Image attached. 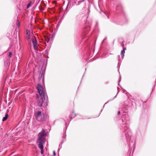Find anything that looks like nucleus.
<instances>
[{
    "instance_id": "40",
    "label": "nucleus",
    "mask_w": 156,
    "mask_h": 156,
    "mask_svg": "<svg viewBox=\"0 0 156 156\" xmlns=\"http://www.w3.org/2000/svg\"><path fill=\"white\" fill-rule=\"evenodd\" d=\"M118 65H119V63H118Z\"/></svg>"
},
{
    "instance_id": "32",
    "label": "nucleus",
    "mask_w": 156,
    "mask_h": 156,
    "mask_svg": "<svg viewBox=\"0 0 156 156\" xmlns=\"http://www.w3.org/2000/svg\"><path fill=\"white\" fill-rule=\"evenodd\" d=\"M65 125H66V129L67 127V126H66V122H65Z\"/></svg>"
},
{
    "instance_id": "16",
    "label": "nucleus",
    "mask_w": 156,
    "mask_h": 156,
    "mask_svg": "<svg viewBox=\"0 0 156 156\" xmlns=\"http://www.w3.org/2000/svg\"><path fill=\"white\" fill-rule=\"evenodd\" d=\"M8 114H6L5 115V116L3 117L2 119V121H5L8 118Z\"/></svg>"
},
{
    "instance_id": "14",
    "label": "nucleus",
    "mask_w": 156,
    "mask_h": 156,
    "mask_svg": "<svg viewBox=\"0 0 156 156\" xmlns=\"http://www.w3.org/2000/svg\"><path fill=\"white\" fill-rule=\"evenodd\" d=\"M43 71L42 70V69H41L40 72V73L39 76V79L40 80H41V78L43 75Z\"/></svg>"
},
{
    "instance_id": "5",
    "label": "nucleus",
    "mask_w": 156,
    "mask_h": 156,
    "mask_svg": "<svg viewBox=\"0 0 156 156\" xmlns=\"http://www.w3.org/2000/svg\"><path fill=\"white\" fill-rule=\"evenodd\" d=\"M45 138L38 137L37 139V143H39L38 144V147L40 146H43V144L45 142Z\"/></svg>"
},
{
    "instance_id": "9",
    "label": "nucleus",
    "mask_w": 156,
    "mask_h": 156,
    "mask_svg": "<svg viewBox=\"0 0 156 156\" xmlns=\"http://www.w3.org/2000/svg\"><path fill=\"white\" fill-rule=\"evenodd\" d=\"M46 117L47 115L46 114L42 113L41 116L40 117V118H39V119L37 120L40 122L43 121L44 120Z\"/></svg>"
},
{
    "instance_id": "25",
    "label": "nucleus",
    "mask_w": 156,
    "mask_h": 156,
    "mask_svg": "<svg viewBox=\"0 0 156 156\" xmlns=\"http://www.w3.org/2000/svg\"><path fill=\"white\" fill-rule=\"evenodd\" d=\"M12 55V53L11 52H9V55H8V57L10 58L11 57Z\"/></svg>"
},
{
    "instance_id": "17",
    "label": "nucleus",
    "mask_w": 156,
    "mask_h": 156,
    "mask_svg": "<svg viewBox=\"0 0 156 156\" xmlns=\"http://www.w3.org/2000/svg\"><path fill=\"white\" fill-rule=\"evenodd\" d=\"M39 147L41 149V154H44V146H40Z\"/></svg>"
},
{
    "instance_id": "28",
    "label": "nucleus",
    "mask_w": 156,
    "mask_h": 156,
    "mask_svg": "<svg viewBox=\"0 0 156 156\" xmlns=\"http://www.w3.org/2000/svg\"><path fill=\"white\" fill-rule=\"evenodd\" d=\"M90 12V10L89 8H88V12H87L88 15L89 14Z\"/></svg>"
},
{
    "instance_id": "24",
    "label": "nucleus",
    "mask_w": 156,
    "mask_h": 156,
    "mask_svg": "<svg viewBox=\"0 0 156 156\" xmlns=\"http://www.w3.org/2000/svg\"><path fill=\"white\" fill-rule=\"evenodd\" d=\"M45 55H46L48 56V51L47 50H46L45 51Z\"/></svg>"
},
{
    "instance_id": "15",
    "label": "nucleus",
    "mask_w": 156,
    "mask_h": 156,
    "mask_svg": "<svg viewBox=\"0 0 156 156\" xmlns=\"http://www.w3.org/2000/svg\"><path fill=\"white\" fill-rule=\"evenodd\" d=\"M123 113H124V112H123L122 110V109H121V107H120L119 108V111L117 113V115H119L121 114H123Z\"/></svg>"
},
{
    "instance_id": "34",
    "label": "nucleus",
    "mask_w": 156,
    "mask_h": 156,
    "mask_svg": "<svg viewBox=\"0 0 156 156\" xmlns=\"http://www.w3.org/2000/svg\"><path fill=\"white\" fill-rule=\"evenodd\" d=\"M121 76H120V80L119 81V83L120 82V80H121Z\"/></svg>"
},
{
    "instance_id": "21",
    "label": "nucleus",
    "mask_w": 156,
    "mask_h": 156,
    "mask_svg": "<svg viewBox=\"0 0 156 156\" xmlns=\"http://www.w3.org/2000/svg\"><path fill=\"white\" fill-rule=\"evenodd\" d=\"M32 4V2L30 1L29 2V3L27 5V9H28L29 8V7H30V6Z\"/></svg>"
},
{
    "instance_id": "6",
    "label": "nucleus",
    "mask_w": 156,
    "mask_h": 156,
    "mask_svg": "<svg viewBox=\"0 0 156 156\" xmlns=\"http://www.w3.org/2000/svg\"><path fill=\"white\" fill-rule=\"evenodd\" d=\"M46 133L44 130L42 129V130L38 134V137L41 138H45V136L46 135Z\"/></svg>"
},
{
    "instance_id": "1",
    "label": "nucleus",
    "mask_w": 156,
    "mask_h": 156,
    "mask_svg": "<svg viewBox=\"0 0 156 156\" xmlns=\"http://www.w3.org/2000/svg\"><path fill=\"white\" fill-rule=\"evenodd\" d=\"M118 122L121 124L120 129L122 133L121 136V140L124 143L127 142L129 139H131L132 133L129 128V119L127 114L122 115L121 119Z\"/></svg>"
},
{
    "instance_id": "18",
    "label": "nucleus",
    "mask_w": 156,
    "mask_h": 156,
    "mask_svg": "<svg viewBox=\"0 0 156 156\" xmlns=\"http://www.w3.org/2000/svg\"><path fill=\"white\" fill-rule=\"evenodd\" d=\"M90 28L89 27H88L87 28H85L84 29V33H85V34H87V32L88 31H89L90 30Z\"/></svg>"
},
{
    "instance_id": "20",
    "label": "nucleus",
    "mask_w": 156,
    "mask_h": 156,
    "mask_svg": "<svg viewBox=\"0 0 156 156\" xmlns=\"http://www.w3.org/2000/svg\"><path fill=\"white\" fill-rule=\"evenodd\" d=\"M63 142V140L61 141V142L59 145V147H60V148L58 149V151H59L60 149L62 148V144Z\"/></svg>"
},
{
    "instance_id": "13",
    "label": "nucleus",
    "mask_w": 156,
    "mask_h": 156,
    "mask_svg": "<svg viewBox=\"0 0 156 156\" xmlns=\"http://www.w3.org/2000/svg\"><path fill=\"white\" fill-rule=\"evenodd\" d=\"M117 90H118V92H117V94H116V95L114 97H113V98H111L108 101H107L106 102L105 104L103 106V108L104 107L105 105L107 103H108L109 101H112L114 99V98H115V97H116L117 96V94H118V92H119V90H118V89H117Z\"/></svg>"
},
{
    "instance_id": "10",
    "label": "nucleus",
    "mask_w": 156,
    "mask_h": 156,
    "mask_svg": "<svg viewBox=\"0 0 156 156\" xmlns=\"http://www.w3.org/2000/svg\"><path fill=\"white\" fill-rule=\"evenodd\" d=\"M31 41L33 43L34 49L35 50L37 49V43L34 41L33 38H32L31 39Z\"/></svg>"
},
{
    "instance_id": "12",
    "label": "nucleus",
    "mask_w": 156,
    "mask_h": 156,
    "mask_svg": "<svg viewBox=\"0 0 156 156\" xmlns=\"http://www.w3.org/2000/svg\"><path fill=\"white\" fill-rule=\"evenodd\" d=\"M123 8L121 4H119L117 6L116 9L117 10H122Z\"/></svg>"
},
{
    "instance_id": "2",
    "label": "nucleus",
    "mask_w": 156,
    "mask_h": 156,
    "mask_svg": "<svg viewBox=\"0 0 156 156\" xmlns=\"http://www.w3.org/2000/svg\"><path fill=\"white\" fill-rule=\"evenodd\" d=\"M37 89L41 97L46 96V102L44 104L45 105V106L47 107L48 104V101L46 92L43 91V87L42 86L39 84H37Z\"/></svg>"
},
{
    "instance_id": "26",
    "label": "nucleus",
    "mask_w": 156,
    "mask_h": 156,
    "mask_svg": "<svg viewBox=\"0 0 156 156\" xmlns=\"http://www.w3.org/2000/svg\"><path fill=\"white\" fill-rule=\"evenodd\" d=\"M72 115L70 117V120L69 121H68V122H69V124L70 121H71V120L72 119V116H73V115Z\"/></svg>"
},
{
    "instance_id": "39",
    "label": "nucleus",
    "mask_w": 156,
    "mask_h": 156,
    "mask_svg": "<svg viewBox=\"0 0 156 156\" xmlns=\"http://www.w3.org/2000/svg\"><path fill=\"white\" fill-rule=\"evenodd\" d=\"M86 70V68L85 69V70Z\"/></svg>"
},
{
    "instance_id": "36",
    "label": "nucleus",
    "mask_w": 156,
    "mask_h": 156,
    "mask_svg": "<svg viewBox=\"0 0 156 156\" xmlns=\"http://www.w3.org/2000/svg\"><path fill=\"white\" fill-rule=\"evenodd\" d=\"M37 97H39V96L37 94Z\"/></svg>"
},
{
    "instance_id": "8",
    "label": "nucleus",
    "mask_w": 156,
    "mask_h": 156,
    "mask_svg": "<svg viewBox=\"0 0 156 156\" xmlns=\"http://www.w3.org/2000/svg\"><path fill=\"white\" fill-rule=\"evenodd\" d=\"M42 114L41 111H38L34 113V116L37 120L39 119V118H40Z\"/></svg>"
},
{
    "instance_id": "30",
    "label": "nucleus",
    "mask_w": 156,
    "mask_h": 156,
    "mask_svg": "<svg viewBox=\"0 0 156 156\" xmlns=\"http://www.w3.org/2000/svg\"><path fill=\"white\" fill-rule=\"evenodd\" d=\"M122 47L123 48H124V44H123V42H122Z\"/></svg>"
},
{
    "instance_id": "4",
    "label": "nucleus",
    "mask_w": 156,
    "mask_h": 156,
    "mask_svg": "<svg viewBox=\"0 0 156 156\" xmlns=\"http://www.w3.org/2000/svg\"><path fill=\"white\" fill-rule=\"evenodd\" d=\"M132 137L131 138V139H129L127 141H129V151L130 150H131V149L132 148H133V149L135 148V142L131 140Z\"/></svg>"
},
{
    "instance_id": "33",
    "label": "nucleus",
    "mask_w": 156,
    "mask_h": 156,
    "mask_svg": "<svg viewBox=\"0 0 156 156\" xmlns=\"http://www.w3.org/2000/svg\"><path fill=\"white\" fill-rule=\"evenodd\" d=\"M102 111V110H101V111H100V113H99V115H98V116H99L100 115V114L101 112Z\"/></svg>"
},
{
    "instance_id": "7",
    "label": "nucleus",
    "mask_w": 156,
    "mask_h": 156,
    "mask_svg": "<svg viewBox=\"0 0 156 156\" xmlns=\"http://www.w3.org/2000/svg\"><path fill=\"white\" fill-rule=\"evenodd\" d=\"M120 107L124 113H127L128 112V106L127 105H122L120 106Z\"/></svg>"
},
{
    "instance_id": "27",
    "label": "nucleus",
    "mask_w": 156,
    "mask_h": 156,
    "mask_svg": "<svg viewBox=\"0 0 156 156\" xmlns=\"http://www.w3.org/2000/svg\"><path fill=\"white\" fill-rule=\"evenodd\" d=\"M72 113L73 114H74V116L73 117H74V118L76 116V113H74V111H73V112H72Z\"/></svg>"
},
{
    "instance_id": "29",
    "label": "nucleus",
    "mask_w": 156,
    "mask_h": 156,
    "mask_svg": "<svg viewBox=\"0 0 156 156\" xmlns=\"http://www.w3.org/2000/svg\"><path fill=\"white\" fill-rule=\"evenodd\" d=\"M53 155L54 156H55V155H56V154H55V151H54L53 152Z\"/></svg>"
},
{
    "instance_id": "23",
    "label": "nucleus",
    "mask_w": 156,
    "mask_h": 156,
    "mask_svg": "<svg viewBox=\"0 0 156 156\" xmlns=\"http://www.w3.org/2000/svg\"><path fill=\"white\" fill-rule=\"evenodd\" d=\"M69 2H68V3L67 5V6L66 7V11L65 12V13H67V12H68V11H67V9H68V6L69 5Z\"/></svg>"
},
{
    "instance_id": "3",
    "label": "nucleus",
    "mask_w": 156,
    "mask_h": 156,
    "mask_svg": "<svg viewBox=\"0 0 156 156\" xmlns=\"http://www.w3.org/2000/svg\"><path fill=\"white\" fill-rule=\"evenodd\" d=\"M46 96L41 97L39 100H38L37 101V106L41 107L42 106V104L44 102V100L46 102Z\"/></svg>"
},
{
    "instance_id": "11",
    "label": "nucleus",
    "mask_w": 156,
    "mask_h": 156,
    "mask_svg": "<svg viewBox=\"0 0 156 156\" xmlns=\"http://www.w3.org/2000/svg\"><path fill=\"white\" fill-rule=\"evenodd\" d=\"M126 49V48H123L122 50L121 51V58L122 59H123L124 58V54L125 53V50Z\"/></svg>"
},
{
    "instance_id": "35",
    "label": "nucleus",
    "mask_w": 156,
    "mask_h": 156,
    "mask_svg": "<svg viewBox=\"0 0 156 156\" xmlns=\"http://www.w3.org/2000/svg\"><path fill=\"white\" fill-rule=\"evenodd\" d=\"M20 24V22H18V26H19V25Z\"/></svg>"
},
{
    "instance_id": "19",
    "label": "nucleus",
    "mask_w": 156,
    "mask_h": 156,
    "mask_svg": "<svg viewBox=\"0 0 156 156\" xmlns=\"http://www.w3.org/2000/svg\"><path fill=\"white\" fill-rule=\"evenodd\" d=\"M85 0H82L79 1L77 2V3H76V5H79L82 2H83Z\"/></svg>"
},
{
    "instance_id": "37",
    "label": "nucleus",
    "mask_w": 156,
    "mask_h": 156,
    "mask_svg": "<svg viewBox=\"0 0 156 156\" xmlns=\"http://www.w3.org/2000/svg\"><path fill=\"white\" fill-rule=\"evenodd\" d=\"M44 77H43V80H44Z\"/></svg>"
},
{
    "instance_id": "22",
    "label": "nucleus",
    "mask_w": 156,
    "mask_h": 156,
    "mask_svg": "<svg viewBox=\"0 0 156 156\" xmlns=\"http://www.w3.org/2000/svg\"><path fill=\"white\" fill-rule=\"evenodd\" d=\"M26 34L27 35L28 37H29L30 36V31L29 30H27L26 31Z\"/></svg>"
},
{
    "instance_id": "38",
    "label": "nucleus",
    "mask_w": 156,
    "mask_h": 156,
    "mask_svg": "<svg viewBox=\"0 0 156 156\" xmlns=\"http://www.w3.org/2000/svg\"><path fill=\"white\" fill-rule=\"evenodd\" d=\"M118 85H119V83H118Z\"/></svg>"
},
{
    "instance_id": "31",
    "label": "nucleus",
    "mask_w": 156,
    "mask_h": 156,
    "mask_svg": "<svg viewBox=\"0 0 156 156\" xmlns=\"http://www.w3.org/2000/svg\"><path fill=\"white\" fill-rule=\"evenodd\" d=\"M117 58H118V60L119 61V58H120V56H119V55H118Z\"/></svg>"
}]
</instances>
